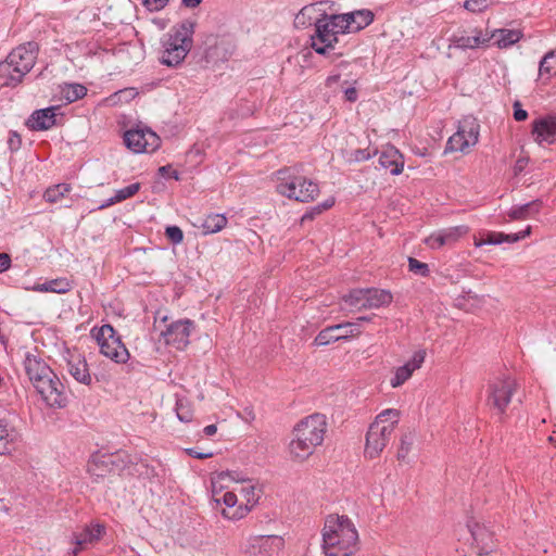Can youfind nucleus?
<instances>
[{
	"label": "nucleus",
	"instance_id": "33",
	"mask_svg": "<svg viewBox=\"0 0 556 556\" xmlns=\"http://www.w3.org/2000/svg\"><path fill=\"white\" fill-rule=\"evenodd\" d=\"M365 289H353L343 296L344 303L355 311L367 309Z\"/></svg>",
	"mask_w": 556,
	"mask_h": 556
},
{
	"label": "nucleus",
	"instance_id": "48",
	"mask_svg": "<svg viewBox=\"0 0 556 556\" xmlns=\"http://www.w3.org/2000/svg\"><path fill=\"white\" fill-rule=\"evenodd\" d=\"M491 0H466L464 2V8L472 13H479L488 9Z\"/></svg>",
	"mask_w": 556,
	"mask_h": 556
},
{
	"label": "nucleus",
	"instance_id": "15",
	"mask_svg": "<svg viewBox=\"0 0 556 556\" xmlns=\"http://www.w3.org/2000/svg\"><path fill=\"white\" fill-rule=\"evenodd\" d=\"M104 532L105 528L101 523L85 526L81 531L74 532L72 542L75 544V547L72 548L68 554L77 556L79 552L85 549L88 545H92L100 541Z\"/></svg>",
	"mask_w": 556,
	"mask_h": 556
},
{
	"label": "nucleus",
	"instance_id": "63",
	"mask_svg": "<svg viewBox=\"0 0 556 556\" xmlns=\"http://www.w3.org/2000/svg\"><path fill=\"white\" fill-rule=\"evenodd\" d=\"M333 204H334L333 199H327L323 203L316 205V211H317V213H323L324 211L332 207Z\"/></svg>",
	"mask_w": 556,
	"mask_h": 556
},
{
	"label": "nucleus",
	"instance_id": "35",
	"mask_svg": "<svg viewBox=\"0 0 556 556\" xmlns=\"http://www.w3.org/2000/svg\"><path fill=\"white\" fill-rule=\"evenodd\" d=\"M72 187L68 184H58L49 187L45 193L43 199L49 203L59 202L65 194L71 191Z\"/></svg>",
	"mask_w": 556,
	"mask_h": 556
},
{
	"label": "nucleus",
	"instance_id": "14",
	"mask_svg": "<svg viewBox=\"0 0 556 556\" xmlns=\"http://www.w3.org/2000/svg\"><path fill=\"white\" fill-rule=\"evenodd\" d=\"M193 327L192 320L179 319L169 324L161 334L166 344L174 345L177 350H184L190 342L189 338Z\"/></svg>",
	"mask_w": 556,
	"mask_h": 556
},
{
	"label": "nucleus",
	"instance_id": "25",
	"mask_svg": "<svg viewBox=\"0 0 556 556\" xmlns=\"http://www.w3.org/2000/svg\"><path fill=\"white\" fill-rule=\"evenodd\" d=\"M523 37V34L519 29H507V28H500L495 29L491 33L489 36L490 40L492 38H497L495 45L500 49H506L510 46L518 42Z\"/></svg>",
	"mask_w": 556,
	"mask_h": 556
},
{
	"label": "nucleus",
	"instance_id": "58",
	"mask_svg": "<svg viewBox=\"0 0 556 556\" xmlns=\"http://www.w3.org/2000/svg\"><path fill=\"white\" fill-rule=\"evenodd\" d=\"M11 257L8 253H0V274L7 271L11 267Z\"/></svg>",
	"mask_w": 556,
	"mask_h": 556
},
{
	"label": "nucleus",
	"instance_id": "53",
	"mask_svg": "<svg viewBox=\"0 0 556 556\" xmlns=\"http://www.w3.org/2000/svg\"><path fill=\"white\" fill-rule=\"evenodd\" d=\"M159 174L162 176V177H172L174 178L175 180H179L180 179V175H179V172H177L176 169H173L172 165L170 164H167V165H164V166H161L159 167Z\"/></svg>",
	"mask_w": 556,
	"mask_h": 556
},
{
	"label": "nucleus",
	"instance_id": "31",
	"mask_svg": "<svg viewBox=\"0 0 556 556\" xmlns=\"http://www.w3.org/2000/svg\"><path fill=\"white\" fill-rule=\"evenodd\" d=\"M458 129L466 136V141L469 147L475 146L478 142L480 125L476 118H465L460 122Z\"/></svg>",
	"mask_w": 556,
	"mask_h": 556
},
{
	"label": "nucleus",
	"instance_id": "39",
	"mask_svg": "<svg viewBox=\"0 0 556 556\" xmlns=\"http://www.w3.org/2000/svg\"><path fill=\"white\" fill-rule=\"evenodd\" d=\"M13 443V434L8 430L7 425L0 419V455L10 453Z\"/></svg>",
	"mask_w": 556,
	"mask_h": 556
},
{
	"label": "nucleus",
	"instance_id": "29",
	"mask_svg": "<svg viewBox=\"0 0 556 556\" xmlns=\"http://www.w3.org/2000/svg\"><path fill=\"white\" fill-rule=\"evenodd\" d=\"M353 15L352 31L357 33L370 25L375 20V14L368 9L355 10L346 13Z\"/></svg>",
	"mask_w": 556,
	"mask_h": 556
},
{
	"label": "nucleus",
	"instance_id": "43",
	"mask_svg": "<svg viewBox=\"0 0 556 556\" xmlns=\"http://www.w3.org/2000/svg\"><path fill=\"white\" fill-rule=\"evenodd\" d=\"M408 269L420 277H427L430 274L428 264L420 262L415 257H408Z\"/></svg>",
	"mask_w": 556,
	"mask_h": 556
},
{
	"label": "nucleus",
	"instance_id": "2",
	"mask_svg": "<svg viewBox=\"0 0 556 556\" xmlns=\"http://www.w3.org/2000/svg\"><path fill=\"white\" fill-rule=\"evenodd\" d=\"M358 533L348 516L329 515L323 529L326 556H352L357 551Z\"/></svg>",
	"mask_w": 556,
	"mask_h": 556
},
{
	"label": "nucleus",
	"instance_id": "50",
	"mask_svg": "<svg viewBox=\"0 0 556 556\" xmlns=\"http://www.w3.org/2000/svg\"><path fill=\"white\" fill-rule=\"evenodd\" d=\"M530 233H531V226H528L525 230L519 231L517 233H504V232H502V237L501 238L503 239V243L504 242L515 243V242H518L521 239H525Z\"/></svg>",
	"mask_w": 556,
	"mask_h": 556
},
{
	"label": "nucleus",
	"instance_id": "1",
	"mask_svg": "<svg viewBox=\"0 0 556 556\" xmlns=\"http://www.w3.org/2000/svg\"><path fill=\"white\" fill-rule=\"evenodd\" d=\"M23 364L30 382L48 406L63 408L67 405L64 384L41 357L26 353Z\"/></svg>",
	"mask_w": 556,
	"mask_h": 556
},
{
	"label": "nucleus",
	"instance_id": "36",
	"mask_svg": "<svg viewBox=\"0 0 556 556\" xmlns=\"http://www.w3.org/2000/svg\"><path fill=\"white\" fill-rule=\"evenodd\" d=\"M469 148V144L466 141V136L463 135V131H457L451 136L446 142L444 153L448 152H465L466 149Z\"/></svg>",
	"mask_w": 556,
	"mask_h": 556
},
{
	"label": "nucleus",
	"instance_id": "56",
	"mask_svg": "<svg viewBox=\"0 0 556 556\" xmlns=\"http://www.w3.org/2000/svg\"><path fill=\"white\" fill-rule=\"evenodd\" d=\"M216 502L219 503L220 500L217 498ZM222 502L228 508H232L237 504V495L233 492H226L222 497Z\"/></svg>",
	"mask_w": 556,
	"mask_h": 556
},
{
	"label": "nucleus",
	"instance_id": "30",
	"mask_svg": "<svg viewBox=\"0 0 556 556\" xmlns=\"http://www.w3.org/2000/svg\"><path fill=\"white\" fill-rule=\"evenodd\" d=\"M352 16L353 15H348L346 13L327 14V20L332 27L331 29H334L337 35H340L352 31Z\"/></svg>",
	"mask_w": 556,
	"mask_h": 556
},
{
	"label": "nucleus",
	"instance_id": "28",
	"mask_svg": "<svg viewBox=\"0 0 556 556\" xmlns=\"http://www.w3.org/2000/svg\"><path fill=\"white\" fill-rule=\"evenodd\" d=\"M227 224V218L223 214H210L201 219L199 228L203 235H211L220 231Z\"/></svg>",
	"mask_w": 556,
	"mask_h": 556
},
{
	"label": "nucleus",
	"instance_id": "18",
	"mask_svg": "<svg viewBox=\"0 0 556 556\" xmlns=\"http://www.w3.org/2000/svg\"><path fill=\"white\" fill-rule=\"evenodd\" d=\"M532 135L534 140L542 144L543 142L553 144L556 142V115H547L533 121Z\"/></svg>",
	"mask_w": 556,
	"mask_h": 556
},
{
	"label": "nucleus",
	"instance_id": "32",
	"mask_svg": "<svg viewBox=\"0 0 556 556\" xmlns=\"http://www.w3.org/2000/svg\"><path fill=\"white\" fill-rule=\"evenodd\" d=\"M86 93L87 88L81 84H65L61 87V98L67 103H72L84 98Z\"/></svg>",
	"mask_w": 556,
	"mask_h": 556
},
{
	"label": "nucleus",
	"instance_id": "40",
	"mask_svg": "<svg viewBox=\"0 0 556 556\" xmlns=\"http://www.w3.org/2000/svg\"><path fill=\"white\" fill-rule=\"evenodd\" d=\"M414 441H415V433L409 431L407 433H404L401 438V445H400V448L397 451V459L399 460H404L407 456V454L409 453L413 444H414Z\"/></svg>",
	"mask_w": 556,
	"mask_h": 556
},
{
	"label": "nucleus",
	"instance_id": "19",
	"mask_svg": "<svg viewBox=\"0 0 556 556\" xmlns=\"http://www.w3.org/2000/svg\"><path fill=\"white\" fill-rule=\"evenodd\" d=\"M66 369L77 382L85 386L92 383V377L89 372L87 361L80 353H68L66 357Z\"/></svg>",
	"mask_w": 556,
	"mask_h": 556
},
{
	"label": "nucleus",
	"instance_id": "4",
	"mask_svg": "<svg viewBox=\"0 0 556 556\" xmlns=\"http://www.w3.org/2000/svg\"><path fill=\"white\" fill-rule=\"evenodd\" d=\"M194 28L195 22L192 20H185L172 27L163 41L162 64L177 66L186 59L192 48Z\"/></svg>",
	"mask_w": 556,
	"mask_h": 556
},
{
	"label": "nucleus",
	"instance_id": "5",
	"mask_svg": "<svg viewBox=\"0 0 556 556\" xmlns=\"http://www.w3.org/2000/svg\"><path fill=\"white\" fill-rule=\"evenodd\" d=\"M277 191L281 195L299 202L313 201L319 193L318 185L303 176H299L292 167H285L276 173Z\"/></svg>",
	"mask_w": 556,
	"mask_h": 556
},
{
	"label": "nucleus",
	"instance_id": "13",
	"mask_svg": "<svg viewBox=\"0 0 556 556\" xmlns=\"http://www.w3.org/2000/svg\"><path fill=\"white\" fill-rule=\"evenodd\" d=\"M392 432V425L379 427V422H372L366 434L365 454L370 458L377 457L386 447Z\"/></svg>",
	"mask_w": 556,
	"mask_h": 556
},
{
	"label": "nucleus",
	"instance_id": "41",
	"mask_svg": "<svg viewBox=\"0 0 556 556\" xmlns=\"http://www.w3.org/2000/svg\"><path fill=\"white\" fill-rule=\"evenodd\" d=\"M378 153V150L375 149L370 151L368 148L366 149H356L348 153L346 161L350 163H358L363 161H367L371 159L374 155Z\"/></svg>",
	"mask_w": 556,
	"mask_h": 556
},
{
	"label": "nucleus",
	"instance_id": "20",
	"mask_svg": "<svg viewBox=\"0 0 556 556\" xmlns=\"http://www.w3.org/2000/svg\"><path fill=\"white\" fill-rule=\"evenodd\" d=\"M58 106L36 110L26 121V126L34 131L48 130L56 124L55 111Z\"/></svg>",
	"mask_w": 556,
	"mask_h": 556
},
{
	"label": "nucleus",
	"instance_id": "61",
	"mask_svg": "<svg viewBox=\"0 0 556 556\" xmlns=\"http://www.w3.org/2000/svg\"><path fill=\"white\" fill-rule=\"evenodd\" d=\"M320 213H317V211H316V206L313 207L311 211H308L305 214H303V216L301 217V224L303 225L306 222L313 220Z\"/></svg>",
	"mask_w": 556,
	"mask_h": 556
},
{
	"label": "nucleus",
	"instance_id": "21",
	"mask_svg": "<svg viewBox=\"0 0 556 556\" xmlns=\"http://www.w3.org/2000/svg\"><path fill=\"white\" fill-rule=\"evenodd\" d=\"M379 164L391 175H400L404 168V156L394 146H387L380 153Z\"/></svg>",
	"mask_w": 556,
	"mask_h": 556
},
{
	"label": "nucleus",
	"instance_id": "57",
	"mask_svg": "<svg viewBox=\"0 0 556 556\" xmlns=\"http://www.w3.org/2000/svg\"><path fill=\"white\" fill-rule=\"evenodd\" d=\"M185 451L189 456H191L193 458H198V459L211 458L214 455L212 452H208V453L198 452L194 447L186 448Z\"/></svg>",
	"mask_w": 556,
	"mask_h": 556
},
{
	"label": "nucleus",
	"instance_id": "27",
	"mask_svg": "<svg viewBox=\"0 0 556 556\" xmlns=\"http://www.w3.org/2000/svg\"><path fill=\"white\" fill-rule=\"evenodd\" d=\"M541 207L542 201L536 199L522 205L513 206L508 212V216L514 220L526 219L532 215L538 214Z\"/></svg>",
	"mask_w": 556,
	"mask_h": 556
},
{
	"label": "nucleus",
	"instance_id": "3",
	"mask_svg": "<svg viewBox=\"0 0 556 556\" xmlns=\"http://www.w3.org/2000/svg\"><path fill=\"white\" fill-rule=\"evenodd\" d=\"M326 430L327 420L323 414L315 413L299 421L289 444L291 455L299 460L306 459L323 443Z\"/></svg>",
	"mask_w": 556,
	"mask_h": 556
},
{
	"label": "nucleus",
	"instance_id": "55",
	"mask_svg": "<svg viewBox=\"0 0 556 556\" xmlns=\"http://www.w3.org/2000/svg\"><path fill=\"white\" fill-rule=\"evenodd\" d=\"M514 118L518 122H522L528 118V112L521 108V104L518 101L514 103Z\"/></svg>",
	"mask_w": 556,
	"mask_h": 556
},
{
	"label": "nucleus",
	"instance_id": "10",
	"mask_svg": "<svg viewBox=\"0 0 556 556\" xmlns=\"http://www.w3.org/2000/svg\"><path fill=\"white\" fill-rule=\"evenodd\" d=\"M516 389L517 382L509 377L497 379L489 384L488 404L496 410L501 418L505 414Z\"/></svg>",
	"mask_w": 556,
	"mask_h": 556
},
{
	"label": "nucleus",
	"instance_id": "60",
	"mask_svg": "<svg viewBox=\"0 0 556 556\" xmlns=\"http://www.w3.org/2000/svg\"><path fill=\"white\" fill-rule=\"evenodd\" d=\"M265 543H270L271 545H274L277 549L281 548V546L283 545V540L282 538L280 536H277V535H271V536H267L266 540H265Z\"/></svg>",
	"mask_w": 556,
	"mask_h": 556
},
{
	"label": "nucleus",
	"instance_id": "62",
	"mask_svg": "<svg viewBox=\"0 0 556 556\" xmlns=\"http://www.w3.org/2000/svg\"><path fill=\"white\" fill-rule=\"evenodd\" d=\"M344 94L349 102H355L357 100V90L354 87L345 89Z\"/></svg>",
	"mask_w": 556,
	"mask_h": 556
},
{
	"label": "nucleus",
	"instance_id": "16",
	"mask_svg": "<svg viewBox=\"0 0 556 556\" xmlns=\"http://www.w3.org/2000/svg\"><path fill=\"white\" fill-rule=\"evenodd\" d=\"M468 530L472 538V546L477 549L478 556H488L495 549L493 533L484 526L468 523Z\"/></svg>",
	"mask_w": 556,
	"mask_h": 556
},
{
	"label": "nucleus",
	"instance_id": "9",
	"mask_svg": "<svg viewBox=\"0 0 556 556\" xmlns=\"http://www.w3.org/2000/svg\"><path fill=\"white\" fill-rule=\"evenodd\" d=\"M315 33L311 36V47L314 51L321 55H328L330 51L334 50L338 42V35L334 29H331L326 11L319 13V17L314 22Z\"/></svg>",
	"mask_w": 556,
	"mask_h": 556
},
{
	"label": "nucleus",
	"instance_id": "51",
	"mask_svg": "<svg viewBox=\"0 0 556 556\" xmlns=\"http://www.w3.org/2000/svg\"><path fill=\"white\" fill-rule=\"evenodd\" d=\"M426 243L431 249H440L443 245H446L444 237L442 232L439 230L437 232L431 233L427 239Z\"/></svg>",
	"mask_w": 556,
	"mask_h": 556
},
{
	"label": "nucleus",
	"instance_id": "44",
	"mask_svg": "<svg viewBox=\"0 0 556 556\" xmlns=\"http://www.w3.org/2000/svg\"><path fill=\"white\" fill-rule=\"evenodd\" d=\"M501 237H502V232L484 231L481 235L480 240L476 241L475 244H476V247H481L484 244H493V245L501 244V243H503V239Z\"/></svg>",
	"mask_w": 556,
	"mask_h": 556
},
{
	"label": "nucleus",
	"instance_id": "34",
	"mask_svg": "<svg viewBox=\"0 0 556 556\" xmlns=\"http://www.w3.org/2000/svg\"><path fill=\"white\" fill-rule=\"evenodd\" d=\"M539 74L547 75V78L556 75V50L547 52L540 61Z\"/></svg>",
	"mask_w": 556,
	"mask_h": 556
},
{
	"label": "nucleus",
	"instance_id": "45",
	"mask_svg": "<svg viewBox=\"0 0 556 556\" xmlns=\"http://www.w3.org/2000/svg\"><path fill=\"white\" fill-rule=\"evenodd\" d=\"M141 188L140 182H134L116 191L115 200L122 202L134 197Z\"/></svg>",
	"mask_w": 556,
	"mask_h": 556
},
{
	"label": "nucleus",
	"instance_id": "59",
	"mask_svg": "<svg viewBox=\"0 0 556 556\" xmlns=\"http://www.w3.org/2000/svg\"><path fill=\"white\" fill-rule=\"evenodd\" d=\"M528 164V159L526 157H519L516 163H515V166H514V174L517 176L519 174H521L523 172V169L526 168Z\"/></svg>",
	"mask_w": 556,
	"mask_h": 556
},
{
	"label": "nucleus",
	"instance_id": "17",
	"mask_svg": "<svg viewBox=\"0 0 556 556\" xmlns=\"http://www.w3.org/2000/svg\"><path fill=\"white\" fill-rule=\"evenodd\" d=\"M128 463H130V460L127 455H103L100 458L93 460L89 471L94 476L103 477L104 472L106 471L111 472L124 470Z\"/></svg>",
	"mask_w": 556,
	"mask_h": 556
},
{
	"label": "nucleus",
	"instance_id": "42",
	"mask_svg": "<svg viewBox=\"0 0 556 556\" xmlns=\"http://www.w3.org/2000/svg\"><path fill=\"white\" fill-rule=\"evenodd\" d=\"M413 372L412 370L406 367L405 365L400 366L395 370L394 377L391 379L390 383L393 388H397L402 386L406 380H408L412 377Z\"/></svg>",
	"mask_w": 556,
	"mask_h": 556
},
{
	"label": "nucleus",
	"instance_id": "49",
	"mask_svg": "<svg viewBox=\"0 0 556 556\" xmlns=\"http://www.w3.org/2000/svg\"><path fill=\"white\" fill-rule=\"evenodd\" d=\"M426 352L424 350H419L414 353L412 358L405 363L404 365L408 367L412 372H414L416 369L420 368L422 363L425 362Z\"/></svg>",
	"mask_w": 556,
	"mask_h": 556
},
{
	"label": "nucleus",
	"instance_id": "22",
	"mask_svg": "<svg viewBox=\"0 0 556 556\" xmlns=\"http://www.w3.org/2000/svg\"><path fill=\"white\" fill-rule=\"evenodd\" d=\"M473 36H466L463 33L454 34L451 37V43L458 49H475L480 46H486L490 41L489 36L482 37V30L475 28Z\"/></svg>",
	"mask_w": 556,
	"mask_h": 556
},
{
	"label": "nucleus",
	"instance_id": "24",
	"mask_svg": "<svg viewBox=\"0 0 556 556\" xmlns=\"http://www.w3.org/2000/svg\"><path fill=\"white\" fill-rule=\"evenodd\" d=\"M367 309L388 306L393 300L390 291L377 288H365Z\"/></svg>",
	"mask_w": 556,
	"mask_h": 556
},
{
	"label": "nucleus",
	"instance_id": "54",
	"mask_svg": "<svg viewBox=\"0 0 556 556\" xmlns=\"http://www.w3.org/2000/svg\"><path fill=\"white\" fill-rule=\"evenodd\" d=\"M8 144H9V149L11 151H17L21 146H22V138L21 136L15 132V131H11L10 132V138L8 140Z\"/></svg>",
	"mask_w": 556,
	"mask_h": 556
},
{
	"label": "nucleus",
	"instance_id": "52",
	"mask_svg": "<svg viewBox=\"0 0 556 556\" xmlns=\"http://www.w3.org/2000/svg\"><path fill=\"white\" fill-rule=\"evenodd\" d=\"M169 0H141V4L149 12H157L164 9Z\"/></svg>",
	"mask_w": 556,
	"mask_h": 556
},
{
	"label": "nucleus",
	"instance_id": "47",
	"mask_svg": "<svg viewBox=\"0 0 556 556\" xmlns=\"http://www.w3.org/2000/svg\"><path fill=\"white\" fill-rule=\"evenodd\" d=\"M165 237L173 244H179L184 240V232L180 229V227H178L176 225H172V226H167L165 228Z\"/></svg>",
	"mask_w": 556,
	"mask_h": 556
},
{
	"label": "nucleus",
	"instance_id": "38",
	"mask_svg": "<svg viewBox=\"0 0 556 556\" xmlns=\"http://www.w3.org/2000/svg\"><path fill=\"white\" fill-rule=\"evenodd\" d=\"M400 412L394 408H388L381 412L374 422H379V427L392 425L393 429L399 422Z\"/></svg>",
	"mask_w": 556,
	"mask_h": 556
},
{
	"label": "nucleus",
	"instance_id": "7",
	"mask_svg": "<svg viewBox=\"0 0 556 556\" xmlns=\"http://www.w3.org/2000/svg\"><path fill=\"white\" fill-rule=\"evenodd\" d=\"M100 352L105 357L117 364H125L129 358V352L110 324L103 325L96 334Z\"/></svg>",
	"mask_w": 556,
	"mask_h": 556
},
{
	"label": "nucleus",
	"instance_id": "37",
	"mask_svg": "<svg viewBox=\"0 0 556 556\" xmlns=\"http://www.w3.org/2000/svg\"><path fill=\"white\" fill-rule=\"evenodd\" d=\"M468 227L465 225L455 226L446 229L440 230L444 237L446 245L453 244L456 242L460 237L466 235L468 232Z\"/></svg>",
	"mask_w": 556,
	"mask_h": 556
},
{
	"label": "nucleus",
	"instance_id": "12",
	"mask_svg": "<svg viewBox=\"0 0 556 556\" xmlns=\"http://www.w3.org/2000/svg\"><path fill=\"white\" fill-rule=\"evenodd\" d=\"M361 326L358 323H341L338 325L329 326L316 336L314 344L318 346L328 345L331 342L340 340H348L351 337L358 336L361 333Z\"/></svg>",
	"mask_w": 556,
	"mask_h": 556
},
{
	"label": "nucleus",
	"instance_id": "8",
	"mask_svg": "<svg viewBox=\"0 0 556 556\" xmlns=\"http://www.w3.org/2000/svg\"><path fill=\"white\" fill-rule=\"evenodd\" d=\"M203 45L204 61L212 65L228 61L236 49L235 41L229 35L208 34L205 36Z\"/></svg>",
	"mask_w": 556,
	"mask_h": 556
},
{
	"label": "nucleus",
	"instance_id": "64",
	"mask_svg": "<svg viewBox=\"0 0 556 556\" xmlns=\"http://www.w3.org/2000/svg\"><path fill=\"white\" fill-rule=\"evenodd\" d=\"M225 477H230V478H231L232 480H235V481H244V479H243V478L239 477V473H238L237 471H232V472H230V471H226V472H220V473L218 475V478H219V479H222V480H223Z\"/></svg>",
	"mask_w": 556,
	"mask_h": 556
},
{
	"label": "nucleus",
	"instance_id": "6",
	"mask_svg": "<svg viewBox=\"0 0 556 556\" xmlns=\"http://www.w3.org/2000/svg\"><path fill=\"white\" fill-rule=\"evenodd\" d=\"M37 45L27 42L13 49L3 62H0V76L8 75V85L16 86L34 67L37 58Z\"/></svg>",
	"mask_w": 556,
	"mask_h": 556
},
{
	"label": "nucleus",
	"instance_id": "26",
	"mask_svg": "<svg viewBox=\"0 0 556 556\" xmlns=\"http://www.w3.org/2000/svg\"><path fill=\"white\" fill-rule=\"evenodd\" d=\"M73 289V283L67 278H56L36 285L33 290L38 292H53L65 294Z\"/></svg>",
	"mask_w": 556,
	"mask_h": 556
},
{
	"label": "nucleus",
	"instance_id": "11",
	"mask_svg": "<svg viewBox=\"0 0 556 556\" xmlns=\"http://www.w3.org/2000/svg\"><path fill=\"white\" fill-rule=\"evenodd\" d=\"M126 147L135 153L154 152L161 144L160 137L150 128L129 129L124 134Z\"/></svg>",
	"mask_w": 556,
	"mask_h": 556
},
{
	"label": "nucleus",
	"instance_id": "23",
	"mask_svg": "<svg viewBox=\"0 0 556 556\" xmlns=\"http://www.w3.org/2000/svg\"><path fill=\"white\" fill-rule=\"evenodd\" d=\"M326 1L311 3L303 7L300 12L295 15L294 25L296 27H307L314 25V22L319 17V13L325 11Z\"/></svg>",
	"mask_w": 556,
	"mask_h": 556
},
{
	"label": "nucleus",
	"instance_id": "46",
	"mask_svg": "<svg viewBox=\"0 0 556 556\" xmlns=\"http://www.w3.org/2000/svg\"><path fill=\"white\" fill-rule=\"evenodd\" d=\"M176 414L178 419L182 422H189L192 419V412L182 400H177L176 402Z\"/></svg>",
	"mask_w": 556,
	"mask_h": 556
}]
</instances>
